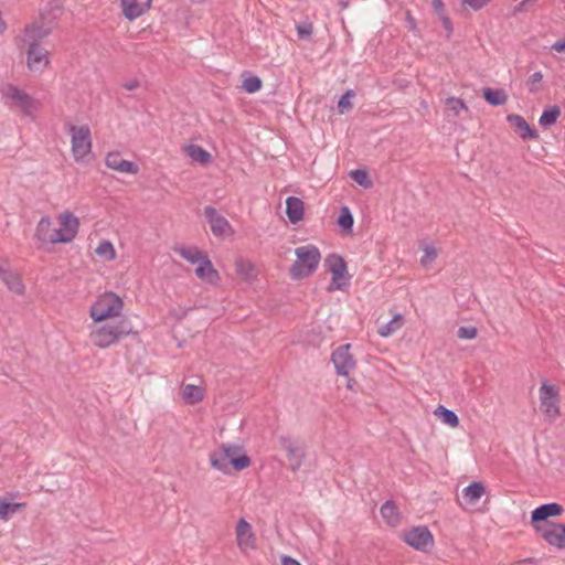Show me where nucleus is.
<instances>
[{
	"label": "nucleus",
	"mask_w": 565,
	"mask_h": 565,
	"mask_svg": "<svg viewBox=\"0 0 565 565\" xmlns=\"http://www.w3.org/2000/svg\"><path fill=\"white\" fill-rule=\"evenodd\" d=\"M492 0H463V4L469 6L472 10L478 11L484 8Z\"/></svg>",
	"instance_id": "49530a36"
},
{
	"label": "nucleus",
	"mask_w": 565,
	"mask_h": 565,
	"mask_svg": "<svg viewBox=\"0 0 565 565\" xmlns=\"http://www.w3.org/2000/svg\"><path fill=\"white\" fill-rule=\"evenodd\" d=\"M71 137V152L75 162L81 163L92 152V131L87 125H67L65 127Z\"/></svg>",
	"instance_id": "39448f33"
},
{
	"label": "nucleus",
	"mask_w": 565,
	"mask_h": 565,
	"mask_svg": "<svg viewBox=\"0 0 565 565\" xmlns=\"http://www.w3.org/2000/svg\"><path fill=\"white\" fill-rule=\"evenodd\" d=\"M211 466L223 472H230V466L242 471L249 467L250 458L245 454L244 447L236 443H224L210 456Z\"/></svg>",
	"instance_id": "f257e3e1"
},
{
	"label": "nucleus",
	"mask_w": 565,
	"mask_h": 565,
	"mask_svg": "<svg viewBox=\"0 0 565 565\" xmlns=\"http://www.w3.org/2000/svg\"><path fill=\"white\" fill-rule=\"evenodd\" d=\"M446 105L449 110H451L455 115H458L461 110H466L467 106L462 99L457 97H449L446 99Z\"/></svg>",
	"instance_id": "c03bdc74"
},
{
	"label": "nucleus",
	"mask_w": 565,
	"mask_h": 565,
	"mask_svg": "<svg viewBox=\"0 0 565 565\" xmlns=\"http://www.w3.org/2000/svg\"><path fill=\"white\" fill-rule=\"evenodd\" d=\"M262 87V79L256 76V75H253V74H244L243 75V84H242V88L248 93V94H254L256 92H258Z\"/></svg>",
	"instance_id": "e433bc0d"
},
{
	"label": "nucleus",
	"mask_w": 565,
	"mask_h": 565,
	"mask_svg": "<svg viewBox=\"0 0 565 565\" xmlns=\"http://www.w3.org/2000/svg\"><path fill=\"white\" fill-rule=\"evenodd\" d=\"M433 8L437 15L446 14V9L443 0H433Z\"/></svg>",
	"instance_id": "09e8293b"
},
{
	"label": "nucleus",
	"mask_w": 565,
	"mask_h": 565,
	"mask_svg": "<svg viewBox=\"0 0 565 565\" xmlns=\"http://www.w3.org/2000/svg\"><path fill=\"white\" fill-rule=\"evenodd\" d=\"M204 215L210 224L213 235L223 237L234 233L230 222L211 205L204 207Z\"/></svg>",
	"instance_id": "9b49d317"
},
{
	"label": "nucleus",
	"mask_w": 565,
	"mask_h": 565,
	"mask_svg": "<svg viewBox=\"0 0 565 565\" xmlns=\"http://www.w3.org/2000/svg\"><path fill=\"white\" fill-rule=\"evenodd\" d=\"M353 215L348 206H343L340 211V215L338 217V224L339 226L345 231L351 232L353 227Z\"/></svg>",
	"instance_id": "58836bf2"
},
{
	"label": "nucleus",
	"mask_w": 565,
	"mask_h": 565,
	"mask_svg": "<svg viewBox=\"0 0 565 565\" xmlns=\"http://www.w3.org/2000/svg\"><path fill=\"white\" fill-rule=\"evenodd\" d=\"M403 324V317L402 315L397 313L387 323L383 324L379 329V334L381 337L387 338L391 334H393L395 331H397Z\"/></svg>",
	"instance_id": "c9c22d12"
},
{
	"label": "nucleus",
	"mask_w": 565,
	"mask_h": 565,
	"mask_svg": "<svg viewBox=\"0 0 565 565\" xmlns=\"http://www.w3.org/2000/svg\"><path fill=\"white\" fill-rule=\"evenodd\" d=\"M444 29L447 31V36H450L454 32V25L450 18L446 14L439 15Z\"/></svg>",
	"instance_id": "de8ad7c7"
},
{
	"label": "nucleus",
	"mask_w": 565,
	"mask_h": 565,
	"mask_svg": "<svg viewBox=\"0 0 565 565\" xmlns=\"http://www.w3.org/2000/svg\"><path fill=\"white\" fill-rule=\"evenodd\" d=\"M25 507L24 503L13 502L9 497H0V520L7 521Z\"/></svg>",
	"instance_id": "b1692460"
},
{
	"label": "nucleus",
	"mask_w": 565,
	"mask_h": 565,
	"mask_svg": "<svg viewBox=\"0 0 565 565\" xmlns=\"http://www.w3.org/2000/svg\"><path fill=\"white\" fill-rule=\"evenodd\" d=\"M132 332V327L127 319L114 322H105L93 327L90 330V341L100 349H107L117 344L124 337Z\"/></svg>",
	"instance_id": "f03ea898"
},
{
	"label": "nucleus",
	"mask_w": 565,
	"mask_h": 565,
	"mask_svg": "<svg viewBox=\"0 0 565 565\" xmlns=\"http://www.w3.org/2000/svg\"><path fill=\"white\" fill-rule=\"evenodd\" d=\"M350 344H342L332 352L331 361L340 376H349L356 366V361L350 353Z\"/></svg>",
	"instance_id": "9d476101"
},
{
	"label": "nucleus",
	"mask_w": 565,
	"mask_h": 565,
	"mask_svg": "<svg viewBox=\"0 0 565 565\" xmlns=\"http://www.w3.org/2000/svg\"><path fill=\"white\" fill-rule=\"evenodd\" d=\"M543 539L559 550H565V532H542Z\"/></svg>",
	"instance_id": "4c0bfd02"
},
{
	"label": "nucleus",
	"mask_w": 565,
	"mask_h": 565,
	"mask_svg": "<svg viewBox=\"0 0 565 565\" xmlns=\"http://www.w3.org/2000/svg\"><path fill=\"white\" fill-rule=\"evenodd\" d=\"M50 64L49 52L43 46H29L26 65L32 72H43Z\"/></svg>",
	"instance_id": "2eb2a0df"
},
{
	"label": "nucleus",
	"mask_w": 565,
	"mask_h": 565,
	"mask_svg": "<svg viewBox=\"0 0 565 565\" xmlns=\"http://www.w3.org/2000/svg\"><path fill=\"white\" fill-rule=\"evenodd\" d=\"M281 565H301V564L296 558L288 556V555H284L281 557Z\"/></svg>",
	"instance_id": "3c124183"
},
{
	"label": "nucleus",
	"mask_w": 565,
	"mask_h": 565,
	"mask_svg": "<svg viewBox=\"0 0 565 565\" xmlns=\"http://www.w3.org/2000/svg\"><path fill=\"white\" fill-rule=\"evenodd\" d=\"M381 515L386 521L387 525L396 526L399 520V512L393 501H386L381 507Z\"/></svg>",
	"instance_id": "bb28decb"
},
{
	"label": "nucleus",
	"mask_w": 565,
	"mask_h": 565,
	"mask_svg": "<svg viewBox=\"0 0 565 565\" xmlns=\"http://www.w3.org/2000/svg\"><path fill=\"white\" fill-rule=\"evenodd\" d=\"M354 97V92L352 89L347 90L338 102V110L340 114H345L352 108V98Z\"/></svg>",
	"instance_id": "a19ab883"
},
{
	"label": "nucleus",
	"mask_w": 565,
	"mask_h": 565,
	"mask_svg": "<svg viewBox=\"0 0 565 565\" xmlns=\"http://www.w3.org/2000/svg\"><path fill=\"white\" fill-rule=\"evenodd\" d=\"M458 338L462 340H471L477 337V329L475 327L468 326V327H460L458 329Z\"/></svg>",
	"instance_id": "a18cd8bd"
},
{
	"label": "nucleus",
	"mask_w": 565,
	"mask_h": 565,
	"mask_svg": "<svg viewBox=\"0 0 565 565\" xmlns=\"http://www.w3.org/2000/svg\"><path fill=\"white\" fill-rule=\"evenodd\" d=\"M536 563H537L536 558L527 557V558L520 559L516 564L518 565H525V564L535 565Z\"/></svg>",
	"instance_id": "5fc2aeb1"
},
{
	"label": "nucleus",
	"mask_w": 565,
	"mask_h": 565,
	"mask_svg": "<svg viewBox=\"0 0 565 565\" xmlns=\"http://www.w3.org/2000/svg\"><path fill=\"white\" fill-rule=\"evenodd\" d=\"M105 164L107 168L120 173L137 174L139 172V166L132 161L125 160L118 151L108 152L105 158Z\"/></svg>",
	"instance_id": "dca6fc26"
},
{
	"label": "nucleus",
	"mask_w": 565,
	"mask_h": 565,
	"mask_svg": "<svg viewBox=\"0 0 565 565\" xmlns=\"http://www.w3.org/2000/svg\"><path fill=\"white\" fill-rule=\"evenodd\" d=\"M50 33L51 29L45 25L28 24L22 34L17 38V42L28 44L29 46H40V42Z\"/></svg>",
	"instance_id": "4468645a"
},
{
	"label": "nucleus",
	"mask_w": 565,
	"mask_h": 565,
	"mask_svg": "<svg viewBox=\"0 0 565 565\" xmlns=\"http://www.w3.org/2000/svg\"><path fill=\"white\" fill-rule=\"evenodd\" d=\"M435 414L439 417V419L444 424H447L450 427H457L459 425V418H458L457 414L454 411L448 409L443 405H439L435 409Z\"/></svg>",
	"instance_id": "72a5a7b5"
},
{
	"label": "nucleus",
	"mask_w": 565,
	"mask_h": 565,
	"mask_svg": "<svg viewBox=\"0 0 565 565\" xmlns=\"http://www.w3.org/2000/svg\"><path fill=\"white\" fill-rule=\"evenodd\" d=\"M286 214L291 223H298L303 217V202L296 196L286 200Z\"/></svg>",
	"instance_id": "4be33fe9"
},
{
	"label": "nucleus",
	"mask_w": 565,
	"mask_h": 565,
	"mask_svg": "<svg viewBox=\"0 0 565 565\" xmlns=\"http://www.w3.org/2000/svg\"><path fill=\"white\" fill-rule=\"evenodd\" d=\"M324 266L331 274V282L328 291L345 290L350 286L351 277L344 259L338 254L328 255L324 259Z\"/></svg>",
	"instance_id": "0eeeda50"
},
{
	"label": "nucleus",
	"mask_w": 565,
	"mask_h": 565,
	"mask_svg": "<svg viewBox=\"0 0 565 565\" xmlns=\"http://www.w3.org/2000/svg\"><path fill=\"white\" fill-rule=\"evenodd\" d=\"M296 260L289 268V275L295 280L311 276L318 268L321 253L316 245L307 244L296 247Z\"/></svg>",
	"instance_id": "7ed1b4c3"
},
{
	"label": "nucleus",
	"mask_w": 565,
	"mask_h": 565,
	"mask_svg": "<svg viewBox=\"0 0 565 565\" xmlns=\"http://www.w3.org/2000/svg\"><path fill=\"white\" fill-rule=\"evenodd\" d=\"M249 524L248 522H246L244 519H241L238 522H237V525H236V529L235 530H249Z\"/></svg>",
	"instance_id": "6e6d98bb"
},
{
	"label": "nucleus",
	"mask_w": 565,
	"mask_h": 565,
	"mask_svg": "<svg viewBox=\"0 0 565 565\" xmlns=\"http://www.w3.org/2000/svg\"><path fill=\"white\" fill-rule=\"evenodd\" d=\"M52 220L49 216H43L40 218L36 228H35V239L41 244H51V239L53 238V232L51 233Z\"/></svg>",
	"instance_id": "5701e85b"
},
{
	"label": "nucleus",
	"mask_w": 565,
	"mask_h": 565,
	"mask_svg": "<svg viewBox=\"0 0 565 565\" xmlns=\"http://www.w3.org/2000/svg\"><path fill=\"white\" fill-rule=\"evenodd\" d=\"M236 274L246 280L255 277V266L252 262L246 259H237L235 262Z\"/></svg>",
	"instance_id": "f704fd0d"
},
{
	"label": "nucleus",
	"mask_w": 565,
	"mask_h": 565,
	"mask_svg": "<svg viewBox=\"0 0 565 565\" xmlns=\"http://www.w3.org/2000/svg\"><path fill=\"white\" fill-rule=\"evenodd\" d=\"M184 151L193 161L201 164H205L211 161V153L199 145H188L185 146Z\"/></svg>",
	"instance_id": "393cba45"
},
{
	"label": "nucleus",
	"mask_w": 565,
	"mask_h": 565,
	"mask_svg": "<svg viewBox=\"0 0 565 565\" xmlns=\"http://www.w3.org/2000/svg\"><path fill=\"white\" fill-rule=\"evenodd\" d=\"M507 120L512 127H514L519 131V135L523 139H535L539 137L537 131L531 128L522 116L511 114L507 117Z\"/></svg>",
	"instance_id": "412c9836"
},
{
	"label": "nucleus",
	"mask_w": 565,
	"mask_h": 565,
	"mask_svg": "<svg viewBox=\"0 0 565 565\" xmlns=\"http://www.w3.org/2000/svg\"><path fill=\"white\" fill-rule=\"evenodd\" d=\"M399 539L420 552H430L434 547L431 532H399Z\"/></svg>",
	"instance_id": "ddd939ff"
},
{
	"label": "nucleus",
	"mask_w": 565,
	"mask_h": 565,
	"mask_svg": "<svg viewBox=\"0 0 565 565\" xmlns=\"http://www.w3.org/2000/svg\"><path fill=\"white\" fill-rule=\"evenodd\" d=\"M527 4L522 0L516 7H515V12H521V11H525L527 9Z\"/></svg>",
	"instance_id": "13d9d810"
},
{
	"label": "nucleus",
	"mask_w": 565,
	"mask_h": 565,
	"mask_svg": "<svg viewBox=\"0 0 565 565\" xmlns=\"http://www.w3.org/2000/svg\"><path fill=\"white\" fill-rule=\"evenodd\" d=\"M152 0H120L122 14L127 20L142 15L151 6Z\"/></svg>",
	"instance_id": "a211bd4d"
},
{
	"label": "nucleus",
	"mask_w": 565,
	"mask_h": 565,
	"mask_svg": "<svg viewBox=\"0 0 565 565\" xmlns=\"http://www.w3.org/2000/svg\"><path fill=\"white\" fill-rule=\"evenodd\" d=\"M0 280L10 291L18 295L24 292L25 287L20 275L6 264H0Z\"/></svg>",
	"instance_id": "f3484780"
},
{
	"label": "nucleus",
	"mask_w": 565,
	"mask_h": 565,
	"mask_svg": "<svg viewBox=\"0 0 565 565\" xmlns=\"http://www.w3.org/2000/svg\"><path fill=\"white\" fill-rule=\"evenodd\" d=\"M7 29L8 24L2 17V12L0 11V35H2L7 31Z\"/></svg>",
	"instance_id": "4d7b16f0"
},
{
	"label": "nucleus",
	"mask_w": 565,
	"mask_h": 565,
	"mask_svg": "<svg viewBox=\"0 0 565 565\" xmlns=\"http://www.w3.org/2000/svg\"><path fill=\"white\" fill-rule=\"evenodd\" d=\"M4 105L17 106L25 116L33 117L38 109V102L20 87L7 84L0 89Z\"/></svg>",
	"instance_id": "423d86ee"
},
{
	"label": "nucleus",
	"mask_w": 565,
	"mask_h": 565,
	"mask_svg": "<svg viewBox=\"0 0 565 565\" xmlns=\"http://www.w3.org/2000/svg\"><path fill=\"white\" fill-rule=\"evenodd\" d=\"M350 177L361 186L367 189L372 185L369 174L363 169L352 170Z\"/></svg>",
	"instance_id": "ea45409f"
},
{
	"label": "nucleus",
	"mask_w": 565,
	"mask_h": 565,
	"mask_svg": "<svg viewBox=\"0 0 565 565\" xmlns=\"http://www.w3.org/2000/svg\"><path fill=\"white\" fill-rule=\"evenodd\" d=\"M61 227L53 231V238L51 244L70 243L72 242L79 228V220L71 212H64L58 215Z\"/></svg>",
	"instance_id": "1a4fd4ad"
},
{
	"label": "nucleus",
	"mask_w": 565,
	"mask_h": 565,
	"mask_svg": "<svg viewBox=\"0 0 565 565\" xmlns=\"http://www.w3.org/2000/svg\"><path fill=\"white\" fill-rule=\"evenodd\" d=\"M552 50L556 52H565V40L556 41L551 46Z\"/></svg>",
	"instance_id": "603ef678"
},
{
	"label": "nucleus",
	"mask_w": 565,
	"mask_h": 565,
	"mask_svg": "<svg viewBox=\"0 0 565 565\" xmlns=\"http://www.w3.org/2000/svg\"><path fill=\"white\" fill-rule=\"evenodd\" d=\"M98 257L106 262L115 260L117 257L114 244L109 239H102L95 249Z\"/></svg>",
	"instance_id": "7c9ffc66"
},
{
	"label": "nucleus",
	"mask_w": 565,
	"mask_h": 565,
	"mask_svg": "<svg viewBox=\"0 0 565 565\" xmlns=\"http://www.w3.org/2000/svg\"><path fill=\"white\" fill-rule=\"evenodd\" d=\"M310 29H305L303 26H298V33L300 36L309 35Z\"/></svg>",
	"instance_id": "bf43d9fd"
},
{
	"label": "nucleus",
	"mask_w": 565,
	"mask_h": 565,
	"mask_svg": "<svg viewBox=\"0 0 565 565\" xmlns=\"http://www.w3.org/2000/svg\"><path fill=\"white\" fill-rule=\"evenodd\" d=\"M563 510V507L557 502L542 504L532 511L531 521L533 523L546 521L548 518L559 515Z\"/></svg>",
	"instance_id": "6ab92c4d"
},
{
	"label": "nucleus",
	"mask_w": 565,
	"mask_h": 565,
	"mask_svg": "<svg viewBox=\"0 0 565 565\" xmlns=\"http://www.w3.org/2000/svg\"><path fill=\"white\" fill-rule=\"evenodd\" d=\"M558 396L559 391L555 385L542 382L539 390L540 409L550 420L559 416Z\"/></svg>",
	"instance_id": "6e6552de"
},
{
	"label": "nucleus",
	"mask_w": 565,
	"mask_h": 565,
	"mask_svg": "<svg viewBox=\"0 0 565 565\" xmlns=\"http://www.w3.org/2000/svg\"><path fill=\"white\" fill-rule=\"evenodd\" d=\"M122 299L114 291L100 294L89 308V316L94 322H103L121 316Z\"/></svg>",
	"instance_id": "20e7f679"
},
{
	"label": "nucleus",
	"mask_w": 565,
	"mask_h": 565,
	"mask_svg": "<svg viewBox=\"0 0 565 565\" xmlns=\"http://www.w3.org/2000/svg\"><path fill=\"white\" fill-rule=\"evenodd\" d=\"M182 258L188 260L189 263L193 265H198L201 260L206 258L207 256L202 253L199 248L194 246L190 247H177L174 249Z\"/></svg>",
	"instance_id": "cd10ccee"
},
{
	"label": "nucleus",
	"mask_w": 565,
	"mask_h": 565,
	"mask_svg": "<svg viewBox=\"0 0 565 565\" xmlns=\"http://www.w3.org/2000/svg\"><path fill=\"white\" fill-rule=\"evenodd\" d=\"M553 530H565V524L556 523L553 525Z\"/></svg>",
	"instance_id": "052dcab7"
},
{
	"label": "nucleus",
	"mask_w": 565,
	"mask_h": 565,
	"mask_svg": "<svg viewBox=\"0 0 565 565\" xmlns=\"http://www.w3.org/2000/svg\"><path fill=\"white\" fill-rule=\"evenodd\" d=\"M182 397L188 404H196L204 397V392L200 386L186 384L182 388Z\"/></svg>",
	"instance_id": "c756f323"
},
{
	"label": "nucleus",
	"mask_w": 565,
	"mask_h": 565,
	"mask_svg": "<svg viewBox=\"0 0 565 565\" xmlns=\"http://www.w3.org/2000/svg\"><path fill=\"white\" fill-rule=\"evenodd\" d=\"M139 86L138 79H129L122 84V87L127 90H134Z\"/></svg>",
	"instance_id": "8fccbe9b"
},
{
	"label": "nucleus",
	"mask_w": 565,
	"mask_h": 565,
	"mask_svg": "<svg viewBox=\"0 0 565 565\" xmlns=\"http://www.w3.org/2000/svg\"><path fill=\"white\" fill-rule=\"evenodd\" d=\"M423 252L424 255L420 257V265L427 267L437 257V249L434 245H425Z\"/></svg>",
	"instance_id": "37998d69"
},
{
	"label": "nucleus",
	"mask_w": 565,
	"mask_h": 565,
	"mask_svg": "<svg viewBox=\"0 0 565 565\" xmlns=\"http://www.w3.org/2000/svg\"><path fill=\"white\" fill-rule=\"evenodd\" d=\"M195 275L199 279L215 285L220 280L217 270L213 267L209 257L201 260L195 268Z\"/></svg>",
	"instance_id": "aec40b11"
},
{
	"label": "nucleus",
	"mask_w": 565,
	"mask_h": 565,
	"mask_svg": "<svg viewBox=\"0 0 565 565\" xmlns=\"http://www.w3.org/2000/svg\"><path fill=\"white\" fill-rule=\"evenodd\" d=\"M483 97L491 106L503 105L508 100V96L503 89H483Z\"/></svg>",
	"instance_id": "473e14b6"
},
{
	"label": "nucleus",
	"mask_w": 565,
	"mask_h": 565,
	"mask_svg": "<svg viewBox=\"0 0 565 565\" xmlns=\"http://www.w3.org/2000/svg\"><path fill=\"white\" fill-rule=\"evenodd\" d=\"M411 530H414V531H417V530H427V527H426V526L418 525V526H413Z\"/></svg>",
	"instance_id": "680f3d73"
},
{
	"label": "nucleus",
	"mask_w": 565,
	"mask_h": 565,
	"mask_svg": "<svg viewBox=\"0 0 565 565\" xmlns=\"http://www.w3.org/2000/svg\"><path fill=\"white\" fill-rule=\"evenodd\" d=\"M486 493V488L481 482L475 481L467 486L463 491V499L469 503L477 502Z\"/></svg>",
	"instance_id": "c85d7f7f"
},
{
	"label": "nucleus",
	"mask_w": 565,
	"mask_h": 565,
	"mask_svg": "<svg viewBox=\"0 0 565 565\" xmlns=\"http://www.w3.org/2000/svg\"><path fill=\"white\" fill-rule=\"evenodd\" d=\"M406 21L408 23V28L411 30H415L416 21H415L414 17L409 12H407V14H406Z\"/></svg>",
	"instance_id": "864d4df0"
},
{
	"label": "nucleus",
	"mask_w": 565,
	"mask_h": 565,
	"mask_svg": "<svg viewBox=\"0 0 565 565\" xmlns=\"http://www.w3.org/2000/svg\"><path fill=\"white\" fill-rule=\"evenodd\" d=\"M279 444L286 451L291 470H299L305 459V451L300 444L288 436H280Z\"/></svg>",
	"instance_id": "f8f14e48"
},
{
	"label": "nucleus",
	"mask_w": 565,
	"mask_h": 565,
	"mask_svg": "<svg viewBox=\"0 0 565 565\" xmlns=\"http://www.w3.org/2000/svg\"><path fill=\"white\" fill-rule=\"evenodd\" d=\"M543 81V73L537 71L529 76L526 79V86L531 94H536L540 90V84Z\"/></svg>",
	"instance_id": "79ce46f5"
},
{
	"label": "nucleus",
	"mask_w": 565,
	"mask_h": 565,
	"mask_svg": "<svg viewBox=\"0 0 565 565\" xmlns=\"http://www.w3.org/2000/svg\"><path fill=\"white\" fill-rule=\"evenodd\" d=\"M561 115V108L557 105L547 106L544 108L542 115L539 118V124L543 128H550L556 124Z\"/></svg>",
	"instance_id": "a878e982"
},
{
	"label": "nucleus",
	"mask_w": 565,
	"mask_h": 565,
	"mask_svg": "<svg viewBox=\"0 0 565 565\" xmlns=\"http://www.w3.org/2000/svg\"><path fill=\"white\" fill-rule=\"evenodd\" d=\"M237 544L243 553H248L256 548V535L255 532H236Z\"/></svg>",
	"instance_id": "2f4dec72"
}]
</instances>
